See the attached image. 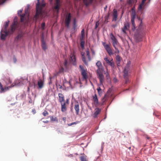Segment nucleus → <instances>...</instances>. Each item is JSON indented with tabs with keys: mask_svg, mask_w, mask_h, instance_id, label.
<instances>
[{
	"mask_svg": "<svg viewBox=\"0 0 161 161\" xmlns=\"http://www.w3.org/2000/svg\"><path fill=\"white\" fill-rule=\"evenodd\" d=\"M19 26V24L16 21H14L13 23L10 31L7 32L5 30L3 31H1V39L4 40L5 37L9 34H12L15 31V29L18 28Z\"/></svg>",
	"mask_w": 161,
	"mask_h": 161,
	"instance_id": "f257e3e1",
	"label": "nucleus"
},
{
	"mask_svg": "<svg viewBox=\"0 0 161 161\" xmlns=\"http://www.w3.org/2000/svg\"><path fill=\"white\" fill-rule=\"evenodd\" d=\"M37 3L36 6V14L34 16L35 18L36 19L42 18V9L46 5L44 2L43 0H42V3L41 4L39 2L40 0H37Z\"/></svg>",
	"mask_w": 161,
	"mask_h": 161,
	"instance_id": "f03ea898",
	"label": "nucleus"
},
{
	"mask_svg": "<svg viewBox=\"0 0 161 161\" xmlns=\"http://www.w3.org/2000/svg\"><path fill=\"white\" fill-rule=\"evenodd\" d=\"M96 65L98 67V69L97 70V73L100 80V83L103 84L104 79V76L103 74V69L101 63L100 61H98L96 63Z\"/></svg>",
	"mask_w": 161,
	"mask_h": 161,
	"instance_id": "7ed1b4c3",
	"label": "nucleus"
},
{
	"mask_svg": "<svg viewBox=\"0 0 161 161\" xmlns=\"http://www.w3.org/2000/svg\"><path fill=\"white\" fill-rule=\"evenodd\" d=\"M130 61H128L126 65L123 70V76L125 80V84H127L129 82V80L128 77L130 75Z\"/></svg>",
	"mask_w": 161,
	"mask_h": 161,
	"instance_id": "20e7f679",
	"label": "nucleus"
},
{
	"mask_svg": "<svg viewBox=\"0 0 161 161\" xmlns=\"http://www.w3.org/2000/svg\"><path fill=\"white\" fill-rule=\"evenodd\" d=\"M110 37L112 41V44L113 46L115 49L117 50V51L115 52V53H119V51L117 48L119 43L117 40L112 33H111L110 34Z\"/></svg>",
	"mask_w": 161,
	"mask_h": 161,
	"instance_id": "39448f33",
	"label": "nucleus"
},
{
	"mask_svg": "<svg viewBox=\"0 0 161 161\" xmlns=\"http://www.w3.org/2000/svg\"><path fill=\"white\" fill-rule=\"evenodd\" d=\"M80 70L81 71V74L82 76V78L83 80H86L88 78V76L86 72V70L85 69L84 67L81 65L79 66Z\"/></svg>",
	"mask_w": 161,
	"mask_h": 161,
	"instance_id": "423d86ee",
	"label": "nucleus"
},
{
	"mask_svg": "<svg viewBox=\"0 0 161 161\" xmlns=\"http://www.w3.org/2000/svg\"><path fill=\"white\" fill-rule=\"evenodd\" d=\"M80 70L81 71V74L82 76V78L83 80H86L88 78V76L86 72V70L85 69L84 67L81 65L79 66Z\"/></svg>",
	"mask_w": 161,
	"mask_h": 161,
	"instance_id": "0eeeda50",
	"label": "nucleus"
},
{
	"mask_svg": "<svg viewBox=\"0 0 161 161\" xmlns=\"http://www.w3.org/2000/svg\"><path fill=\"white\" fill-rule=\"evenodd\" d=\"M71 14L70 13H69L66 15L65 19V25L67 28L69 27V25L71 20Z\"/></svg>",
	"mask_w": 161,
	"mask_h": 161,
	"instance_id": "6e6552de",
	"label": "nucleus"
},
{
	"mask_svg": "<svg viewBox=\"0 0 161 161\" xmlns=\"http://www.w3.org/2000/svg\"><path fill=\"white\" fill-rule=\"evenodd\" d=\"M103 44L108 53L110 55H111L113 54V51L111 49L109 45L106 44L105 42H103Z\"/></svg>",
	"mask_w": 161,
	"mask_h": 161,
	"instance_id": "1a4fd4ad",
	"label": "nucleus"
},
{
	"mask_svg": "<svg viewBox=\"0 0 161 161\" xmlns=\"http://www.w3.org/2000/svg\"><path fill=\"white\" fill-rule=\"evenodd\" d=\"M93 103L96 107H100V103L98 102L97 96L96 94L92 95Z\"/></svg>",
	"mask_w": 161,
	"mask_h": 161,
	"instance_id": "9d476101",
	"label": "nucleus"
},
{
	"mask_svg": "<svg viewBox=\"0 0 161 161\" xmlns=\"http://www.w3.org/2000/svg\"><path fill=\"white\" fill-rule=\"evenodd\" d=\"M55 1L54 9L57 11L58 13L60 6V0H55Z\"/></svg>",
	"mask_w": 161,
	"mask_h": 161,
	"instance_id": "9b49d317",
	"label": "nucleus"
},
{
	"mask_svg": "<svg viewBox=\"0 0 161 161\" xmlns=\"http://www.w3.org/2000/svg\"><path fill=\"white\" fill-rule=\"evenodd\" d=\"M129 23L126 22L125 23L124 28L122 29V31L125 33H126V31H129Z\"/></svg>",
	"mask_w": 161,
	"mask_h": 161,
	"instance_id": "f8f14e48",
	"label": "nucleus"
},
{
	"mask_svg": "<svg viewBox=\"0 0 161 161\" xmlns=\"http://www.w3.org/2000/svg\"><path fill=\"white\" fill-rule=\"evenodd\" d=\"M135 14H133L131 16V21L132 23V29L133 30H134L136 29L135 25V24L134 20L135 19Z\"/></svg>",
	"mask_w": 161,
	"mask_h": 161,
	"instance_id": "ddd939ff",
	"label": "nucleus"
},
{
	"mask_svg": "<svg viewBox=\"0 0 161 161\" xmlns=\"http://www.w3.org/2000/svg\"><path fill=\"white\" fill-rule=\"evenodd\" d=\"M101 110V108H97L95 109V111L94 114H93V116L94 118H96L97 115L100 113Z\"/></svg>",
	"mask_w": 161,
	"mask_h": 161,
	"instance_id": "4468645a",
	"label": "nucleus"
},
{
	"mask_svg": "<svg viewBox=\"0 0 161 161\" xmlns=\"http://www.w3.org/2000/svg\"><path fill=\"white\" fill-rule=\"evenodd\" d=\"M74 108L76 114L77 115H79V113L80 108L79 105L78 103H75L74 106Z\"/></svg>",
	"mask_w": 161,
	"mask_h": 161,
	"instance_id": "2eb2a0df",
	"label": "nucleus"
},
{
	"mask_svg": "<svg viewBox=\"0 0 161 161\" xmlns=\"http://www.w3.org/2000/svg\"><path fill=\"white\" fill-rule=\"evenodd\" d=\"M61 105V110L62 112H64L66 110V104L65 102H63L60 103Z\"/></svg>",
	"mask_w": 161,
	"mask_h": 161,
	"instance_id": "dca6fc26",
	"label": "nucleus"
},
{
	"mask_svg": "<svg viewBox=\"0 0 161 161\" xmlns=\"http://www.w3.org/2000/svg\"><path fill=\"white\" fill-rule=\"evenodd\" d=\"M134 38L137 42L141 41L142 40V35L135 34L134 36Z\"/></svg>",
	"mask_w": 161,
	"mask_h": 161,
	"instance_id": "f3484780",
	"label": "nucleus"
},
{
	"mask_svg": "<svg viewBox=\"0 0 161 161\" xmlns=\"http://www.w3.org/2000/svg\"><path fill=\"white\" fill-rule=\"evenodd\" d=\"M38 88L41 89L43 88L44 86V82L42 79H40L38 81Z\"/></svg>",
	"mask_w": 161,
	"mask_h": 161,
	"instance_id": "a211bd4d",
	"label": "nucleus"
},
{
	"mask_svg": "<svg viewBox=\"0 0 161 161\" xmlns=\"http://www.w3.org/2000/svg\"><path fill=\"white\" fill-rule=\"evenodd\" d=\"M58 96L59 97V101L60 103L65 101L64 96L62 93H58Z\"/></svg>",
	"mask_w": 161,
	"mask_h": 161,
	"instance_id": "6ab92c4d",
	"label": "nucleus"
},
{
	"mask_svg": "<svg viewBox=\"0 0 161 161\" xmlns=\"http://www.w3.org/2000/svg\"><path fill=\"white\" fill-rule=\"evenodd\" d=\"M22 10H19L18 11V14L20 16L21 21L22 22H24L25 14H21L22 13Z\"/></svg>",
	"mask_w": 161,
	"mask_h": 161,
	"instance_id": "aec40b11",
	"label": "nucleus"
},
{
	"mask_svg": "<svg viewBox=\"0 0 161 161\" xmlns=\"http://www.w3.org/2000/svg\"><path fill=\"white\" fill-rule=\"evenodd\" d=\"M81 55L82 56V60L84 63L86 65L88 64L87 61H86L85 56V53L84 52H81Z\"/></svg>",
	"mask_w": 161,
	"mask_h": 161,
	"instance_id": "412c9836",
	"label": "nucleus"
},
{
	"mask_svg": "<svg viewBox=\"0 0 161 161\" xmlns=\"http://www.w3.org/2000/svg\"><path fill=\"white\" fill-rule=\"evenodd\" d=\"M118 16V14L117 10L115 9H114V12L113 13V20L116 21Z\"/></svg>",
	"mask_w": 161,
	"mask_h": 161,
	"instance_id": "4be33fe9",
	"label": "nucleus"
},
{
	"mask_svg": "<svg viewBox=\"0 0 161 161\" xmlns=\"http://www.w3.org/2000/svg\"><path fill=\"white\" fill-rule=\"evenodd\" d=\"M107 100L108 97L106 95H105L102 99L101 103H100V106L104 104Z\"/></svg>",
	"mask_w": 161,
	"mask_h": 161,
	"instance_id": "5701e85b",
	"label": "nucleus"
},
{
	"mask_svg": "<svg viewBox=\"0 0 161 161\" xmlns=\"http://www.w3.org/2000/svg\"><path fill=\"white\" fill-rule=\"evenodd\" d=\"M42 48L44 51H46V50L47 49V47L46 45L45 42L43 40H42Z\"/></svg>",
	"mask_w": 161,
	"mask_h": 161,
	"instance_id": "b1692460",
	"label": "nucleus"
},
{
	"mask_svg": "<svg viewBox=\"0 0 161 161\" xmlns=\"http://www.w3.org/2000/svg\"><path fill=\"white\" fill-rule=\"evenodd\" d=\"M83 1L86 5L88 6L90 4H91L92 3L93 0H83Z\"/></svg>",
	"mask_w": 161,
	"mask_h": 161,
	"instance_id": "393cba45",
	"label": "nucleus"
},
{
	"mask_svg": "<svg viewBox=\"0 0 161 161\" xmlns=\"http://www.w3.org/2000/svg\"><path fill=\"white\" fill-rule=\"evenodd\" d=\"M146 0H142L141 3L139 5L138 8L139 10H142V7L144 5V3ZM150 0H149V2Z\"/></svg>",
	"mask_w": 161,
	"mask_h": 161,
	"instance_id": "a878e982",
	"label": "nucleus"
},
{
	"mask_svg": "<svg viewBox=\"0 0 161 161\" xmlns=\"http://www.w3.org/2000/svg\"><path fill=\"white\" fill-rule=\"evenodd\" d=\"M51 120L52 121L54 122L55 121L56 122H58V119L57 117H54L53 116H51L50 117Z\"/></svg>",
	"mask_w": 161,
	"mask_h": 161,
	"instance_id": "bb28decb",
	"label": "nucleus"
},
{
	"mask_svg": "<svg viewBox=\"0 0 161 161\" xmlns=\"http://www.w3.org/2000/svg\"><path fill=\"white\" fill-rule=\"evenodd\" d=\"M0 89H1L2 92H3L4 91H6L8 90L9 88L8 87H6L4 88H3L2 84L1 82H0Z\"/></svg>",
	"mask_w": 161,
	"mask_h": 161,
	"instance_id": "cd10ccee",
	"label": "nucleus"
},
{
	"mask_svg": "<svg viewBox=\"0 0 161 161\" xmlns=\"http://www.w3.org/2000/svg\"><path fill=\"white\" fill-rule=\"evenodd\" d=\"M70 59L73 62V64H75V63L76 59L75 56L73 54L70 56Z\"/></svg>",
	"mask_w": 161,
	"mask_h": 161,
	"instance_id": "c85d7f7f",
	"label": "nucleus"
},
{
	"mask_svg": "<svg viewBox=\"0 0 161 161\" xmlns=\"http://www.w3.org/2000/svg\"><path fill=\"white\" fill-rule=\"evenodd\" d=\"M86 55L87 56V58L88 61H90L91 60V58L90 56V52L88 49L86 51Z\"/></svg>",
	"mask_w": 161,
	"mask_h": 161,
	"instance_id": "c756f323",
	"label": "nucleus"
},
{
	"mask_svg": "<svg viewBox=\"0 0 161 161\" xmlns=\"http://www.w3.org/2000/svg\"><path fill=\"white\" fill-rule=\"evenodd\" d=\"M36 86L37 85L36 84L34 81H33L32 83H31L30 82L29 83V87H31L34 86V88H35Z\"/></svg>",
	"mask_w": 161,
	"mask_h": 161,
	"instance_id": "7c9ffc66",
	"label": "nucleus"
},
{
	"mask_svg": "<svg viewBox=\"0 0 161 161\" xmlns=\"http://www.w3.org/2000/svg\"><path fill=\"white\" fill-rule=\"evenodd\" d=\"M23 36V34L22 33H21L19 34L17 36L16 39L17 40L20 39Z\"/></svg>",
	"mask_w": 161,
	"mask_h": 161,
	"instance_id": "2f4dec72",
	"label": "nucleus"
},
{
	"mask_svg": "<svg viewBox=\"0 0 161 161\" xmlns=\"http://www.w3.org/2000/svg\"><path fill=\"white\" fill-rule=\"evenodd\" d=\"M116 60L119 62L120 61V57L119 55H117L116 57ZM120 63L119 62V63L117 64V66H120Z\"/></svg>",
	"mask_w": 161,
	"mask_h": 161,
	"instance_id": "473e14b6",
	"label": "nucleus"
},
{
	"mask_svg": "<svg viewBox=\"0 0 161 161\" xmlns=\"http://www.w3.org/2000/svg\"><path fill=\"white\" fill-rule=\"evenodd\" d=\"M108 64L110 66L112 67H114V63L112 59L110 60V61Z\"/></svg>",
	"mask_w": 161,
	"mask_h": 161,
	"instance_id": "72a5a7b5",
	"label": "nucleus"
},
{
	"mask_svg": "<svg viewBox=\"0 0 161 161\" xmlns=\"http://www.w3.org/2000/svg\"><path fill=\"white\" fill-rule=\"evenodd\" d=\"M80 159L81 161H88L86 157L84 156H81L80 158Z\"/></svg>",
	"mask_w": 161,
	"mask_h": 161,
	"instance_id": "f704fd0d",
	"label": "nucleus"
},
{
	"mask_svg": "<svg viewBox=\"0 0 161 161\" xmlns=\"http://www.w3.org/2000/svg\"><path fill=\"white\" fill-rule=\"evenodd\" d=\"M73 29L75 30L76 27V20L75 19H74L73 20Z\"/></svg>",
	"mask_w": 161,
	"mask_h": 161,
	"instance_id": "c9c22d12",
	"label": "nucleus"
},
{
	"mask_svg": "<svg viewBox=\"0 0 161 161\" xmlns=\"http://www.w3.org/2000/svg\"><path fill=\"white\" fill-rule=\"evenodd\" d=\"M56 85V86H57V88L58 89L59 88V89H62L63 90L64 89V88L62 87V86L61 85H60L58 83H57Z\"/></svg>",
	"mask_w": 161,
	"mask_h": 161,
	"instance_id": "e433bc0d",
	"label": "nucleus"
},
{
	"mask_svg": "<svg viewBox=\"0 0 161 161\" xmlns=\"http://www.w3.org/2000/svg\"><path fill=\"white\" fill-rule=\"evenodd\" d=\"M79 123V121H76L75 122H72L71 123L69 124H68V125L69 126H70L72 125H76V124L78 123Z\"/></svg>",
	"mask_w": 161,
	"mask_h": 161,
	"instance_id": "4c0bfd02",
	"label": "nucleus"
},
{
	"mask_svg": "<svg viewBox=\"0 0 161 161\" xmlns=\"http://www.w3.org/2000/svg\"><path fill=\"white\" fill-rule=\"evenodd\" d=\"M42 114L44 116H46L48 114V113L46 110H44L42 113Z\"/></svg>",
	"mask_w": 161,
	"mask_h": 161,
	"instance_id": "58836bf2",
	"label": "nucleus"
},
{
	"mask_svg": "<svg viewBox=\"0 0 161 161\" xmlns=\"http://www.w3.org/2000/svg\"><path fill=\"white\" fill-rule=\"evenodd\" d=\"M85 42L83 41H81L80 46L82 48H83L84 47Z\"/></svg>",
	"mask_w": 161,
	"mask_h": 161,
	"instance_id": "ea45409f",
	"label": "nucleus"
},
{
	"mask_svg": "<svg viewBox=\"0 0 161 161\" xmlns=\"http://www.w3.org/2000/svg\"><path fill=\"white\" fill-rule=\"evenodd\" d=\"M41 27L43 30H44L45 29V23L43 22L41 24Z\"/></svg>",
	"mask_w": 161,
	"mask_h": 161,
	"instance_id": "a19ab883",
	"label": "nucleus"
},
{
	"mask_svg": "<svg viewBox=\"0 0 161 161\" xmlns=\"http://www.w3.org/2000/svg\"><path fill=\"white\" fill-rule=\"evenodd\" d=\"M104 59L106 61L107 64H108L110 61V60H109L107 57L105 58Z\"/></svg>",
	"mask_w": 161,
	"mask_h": 161,
	"instance_id": "79ce46f5",
	"label": "nucleus"
},
{
	"mask_svg": "<svg viewBox=\"0 0 161 161\" xmlns=\"http://www.w3.org/2000/svg\"><path fill=\"white\" fill-rule=\"evenodd\" d=\"M9 22V21H8V22H6L5 24V25L4 26L5 29H6L8 27V25Z\"/></svg>",
	"mask_w": 161,
	"mask_h": 161,
	"instance_id": "37998d69",
	"label": "nucleus"
},
{
	"mask_svg": "<svg viewBox=\"0 0 161 161\" xmlns=\"http://www.w3.org/2000/svg\"><path fill=\"white\" fill-rule=\"evenodd\" d=\"M67 61L66 59L64 60V65L65 67H67Z\"/></svg>",
	"mask_w": 161,
	"mask_h": 161,
	"instance_id": "c03bdc74",
	"label": "nucleus"
},
{
	"mask_svg": "<svg viewBox=\"0 0 161 161\" xmlns=\"http://www.w3.org/2000/svg\"><path fill=\"white\" fill-rule=\"evenodd\" d=\"M81 36H85V30L84 29H82L81 31Z\"/></svg>",
	"mask_w": 161,
	"mask_h": 161,
	"instance_id": "a18cd8bd",
	"label": "nucleus"
},
{
	"mask_svg": "<svg viewBox=\"0 0 161 161\" xmlns=\"http://www.w3.org/2000/svg\"><path fill=\"white\" fill-rule=\"evenodd\" d=\"M64 69L63 67H61V68L60 69L59 72V73H61L64 71Z\"/></svg>",
	"mask_w": 161,
	"mask_h": 161,
	"instance_id": "49530a36",
	"label": "nucleus"
},
{
	"mask_svg": "<svg viewBox=\"0 0 161 161\" xmlns=\"http://www.w3.org/2000/svg\"><path fill=\"white\" fill-rule=\"evenodd\" d=\"M113 81L114 83H116L118 81V80L115 77L114 78Z\"/></svg>",
	"mask_w": 161,
	"mask_h": 161,
	"instance_id": "de8ad7c7",
	"label": "nucleus"
},
{
	"mask_svg": "<svg viewBox=\"0 0 161 161\" xmlns=\"http://www.w3.org/2000/svg\"><path fill=\"white\" fill-rule=\"evenodd\" d=\"M85 37V36H81L80 37V41H83V40L84 39V38Z\"/></svg>",
	"mask_w": 161,
	"mask_h": 161,
	"instance_id": "09e8293b",
	"label": "nucleus"
},
{
	"mask_svg": "<svg viewBox=\"0 0 161 161\" xmlns=\"http://www.w3.org/2000/svg\"><path fill=\"white\" fill-rule=\"evenodd\" d=\"M65 103L67 104H69V99H67L66 100V101L65 102Z\"/></svg>",
	"mask_w": 161,
	"mask_h": 161,
	"instance_id": "8fccbe9b",
	"label": "nucleus"
},
{
	"mask_svg": "<svg viewBox=\"0 0 161 161\" xmlns=\"http://www.w3.org/2000/svg\"><path fill=\"white\" fill-rule=\"evenodd\" d=\"M13 60L14 63H16L17 61V59L15 57H14L13 58Z\"/></svg>",
	"mask_w": 161,
	"mask_h": 161,
	"instance_id": "3c124183",
	"label": "nucleus"
},
{
	"mask_svg": "<svg viewBox=\"0 0 161 161\" xmlns=\"http://www.w3.org/2000/svg\"><path fill=\"white\" fill-rule=\"evenodd\" d=\"M97 90L98 92H99L100 91H101V89L100 87H99V88L97 89Z\"/></svg>",
	"mask_w": 161,
	"mask_h": 161,
	"instance_id": "603ef678",
	"label": "nucleus"
},
{
	"mask_svg": "<svg viewBox=\"0 0 161 161\" xmlns=\"http://www.w3.org/2000/svg\"><path fill=\"white\" fill-rule=\"evenodd\" d=\"M6 1V0H2L1 3H4Z\"/></svg>",
	"mask_w": 161,
	"mask_h": 161,
	"instance_id": "864d4df0",
	"label": "nucleus"
},
{
	"mask_svg": "<svg viewBox=\"0 0 161 161\" xmlns=\"http://www.w3.org/2000/svg\"><path fill=\"white\" fill-rule=\"evenodd\" d=\"M43 122L45 123H47L48 122V121L46 120V121H43Z\"/></svg>",
	"mask_w": 161,
	"mask_h": 161,
	"instance_id": "5fc2aeb1",
	"label": "nucleus"
},
{
	"mask_svg": "<svg viewBox=\"0 0 161 161\" xmlns=\"http://www.w3.org/2000/svg\"><path fill=\"white\" fill-rule=\"evenodd\" d=\"M92 53L93 54H95V52L94 51H92Z\"/></svg>",
	"mask_w": 161,
	"mask_h": 161,
	"instance_id": "6e6d98bb",
	"label": "nucleus"
},
{
	"mask_svg": "<svg viewBox=\"0 0 161 161\" xmlns=\"http://www.w3.org/2000/svg\"><path fill=\"white\" fill-rule=\"evenodd\" d=\"M106 77H107L108 78L109 77V75L108 74L106 75Z\"/></svg>",
	"mask_w": 161,
	"mask_h": 161,
	"instance_id": "4d7b16f0",
	"label": "nucleus"
},
{
	"mask_svg": "<svg viewBox=\"0 0 161 161\" xmlns=\"http://www.w3.org/2000/svg\"><path fill=\"white\" fill-rule=\"evenodd\" d=\"M133 0H129V2L130 3H132Z\"/></svg>",
	"mask_w": 161,
	"mask_h": 161,
	"instance_id": "13d9d810",
	"label": "nucleus"
},
{
	"mask_svg": "<svg viewBox=\"0 0 161 161\" xmlns=\"http://www.w3.org/2000/svg\"><path fill=\"white\" fill-rule=\"evenodd\" d=\"M98 26L97 25V22L96 23V28H97V27Z\"/></svg>",
	"mask_w": 161,
	"mask_h": 161,
	"instance_id": "bf43d9fd",
	"label": "nucleus"
},
{
	"mask_svg": "<svg viewBox=\"0 0 161 161\" xmlns=\"http://www.w3.org/2000/svg\"><path fill=\"white\" fill-rule=\"evenodd\" d=\"M107 8V6H106L104 8V9L105 10H106Z\"/></svg>",
	"mask_w": 161,
	"mask_h": 161,
	"instance_id": "052dcab7",
	"label": "nucleus"
},
{
	"mask_svg": "<svg viewBox=\"0 0 161 161\" xmlns=\"http://www.w3.org/2000/svg\"><path fill=\"white\" fill-rule=\"evenodd\" d=\"M65 119H66V118L65 117H64V118H63V120H65Z\"/></svg>",
	"mask_w": 161,
	"mask_h": 161,
	"instance_id": "680f3d73",
	"label": "nucleus"
},
{
	"mask_svg": "<svg viewBox=\"0 0 161 161\" xmlns=\"http://www.w3.org/2000/svg\"><path fill=\"white\" fill-rule=\"evenodd\" d=\"M149 138H149V137H147V139H149Z\"/></svg>",
	"mask_w": 161,
	"mask_h": 161,
	"instance_id": "e2e57ef3",
	"label": "nucleus"
},
{
	"mask_svg": "<svg viewBox=\"0 0 161 161\" xmlns=\"http://www.w3.org/2000/svg\"><path fill=\"white\" fill-rule=\"evenodd\" d=\"M13 85V84L12 85V87H14V85Z\"/></svg>",
	"mask_w": 161,
	"mask_h": 161,
	"instance_id": "0e129e2a",
	"label": "nucleus"
},
{
	"mask_svg": "<svg viewBox=\"0 0 161 161\" xmlns=\"http://www.w3.org/2000/svg\"><path fill=\"white\" fill-rule=\"evenodd\" d=\"M29 90V87H28V91Z\"/></svg>",
	"mask_w": 161,
	"mask_h": 161,
	"instance_id": "69168bd1",
	"label": "nucleus"
},
{
	"mask_svg": "<svg viewBox=\"0 0 161 161\" xmlns=\"http://www.w3.org/2000/svg\"><path fill=\"white\" fill-rule=\"evenodd\" d=\"M51 1H52V0H51Z\"/></svg>",
	"mask_w": 161,
	"mask_h": 161,
	"instance_id": "338daca9",
	"label": "nucleus"
},
{
	"mask_svg": "<svg viewBox=\"0 0 161 161\" xmlns=\"http://www.w3.org/2000/svg\"><path fill=\"white\" fill-rule=\"evenodd\" d=\"M121 1V0H120Z\"/></svg>",
	"mask_w": 161,
	"mask_h": 161,
	"instance_id": "774afa93",
	"label": "nucleus"
}]
</instances>
